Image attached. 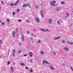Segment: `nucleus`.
Here are the masks:
<instances>
[{
	"mask_svg": "<svg viewBox=\"0 0 73 73\" xmlns=\"http://www.w3.org/2000/svg\"><path fill=\"white\" fill-rule=\"evenodd\" d=\"M29 4L28 3H25L23 4V7H27V6H29Z\"/></svg>",
	"mask_w": 73,
	"mask_h": 73,
	"instance_id": "obj_1",
	"label": "nucleus"
},
{
	"mask_svg": "<svg viewBox=\"0 0 73 73\" xmlns=\"http://www.w3.org/2000/svg\"><path fill=\"white\" fill-rule=\"evenodd\" d=\"M19 0H18L15 3L13 4L14 6H17V4H19Z\"/></svg>",
	"mask_w": 73,
	"mask_h": 73,
	"instance_id": "obj_2",
	"label": "nucleus"
},
{
	"mask_svg": "<svg viewBox=\"0 0 73 73\" xmlns=\"http://www.w3.org/2000/svg\"><path fill=\"white\" fill-rule=\"evenodd\" d=\"M45 63L46 64H49V63L46 61V60H44L43 61V62H42V64H43V65H44V63Z\"/></svg>",
	"mask_w": 73,
	"mask_h": 73,
	"instance_id": "obj_3",
	"label": "nucleus"
},
{
	"mask_svg": "<svg viewBox=\"0 0 73 73\" xmlns=\"http://www.w3.org/2000/svg\"><path fill=\"white\" fill-rule=\"evenodd\" d=\"M29 55L31 57H32V56H33V54H32V52H29Z\"/></svg>",
	"mask_w": 73,
	"mask_h": 73,
	"instance_id": "obj_4",
	"label": "nucleus"
},
{
	"mask_svg": "<svg viewBox=\"0 0 73 73\" xmlns=\"http://www.w3.org/2000/svg\"><path fill=\"white\" fill-rule=\"evenodd\" d=\"M35 20L37 22V23H39V21H40V19L38 18H36V19H35Z\"/></svg>",
	"mask_w": 73,
	"mask_h": 73,
	"instance_id": "obj_5",
	"label": "nucleus"
},
{
	"mask_svg": "<svg viewBox=\"0 0 73 73\" xmlns=\"http://www.w3.org/2000/svg\"><path fill=\"white\" fill-rule=\"evenodd\" d=\"M50 4L52 6H56V5H55V4H54L53 3V2L51 1L50 2Z\"/></svg>",
	"mask_w": 73,
	"mask_h": 73,
	"instance_id": "obj_6",
	"label": "nucleus"
},
{
	"mask_svg": "<svg viewBox=\"0 0 73 73\" xmlns=\"http://www.w3.org/2000/svg\"><path fill=\"white\" fill-rule=\"evenodd\" d=\"M52 19H48V23L49 24H52Z\"/></svg>",
	"mask_w": 73,
	"mask_h": 73,
	"instance_id": "obj_7",
	"label": "nucleus"
},
{
	"mask_svg": "<svg viewBox=\"0 0 73 73\" xmlns=\"http://www.w3.org/2000/svg\"><path fill=\"white\" fill-rule=\"evenodd\" d=\"M15 34H16L15 31H14L13 32V37H15Z\"/></svg>",
	"mask_w": 73,
	"mask_h": 73,
	"instance_id": "obj_8",
	"label": "nucleus"
},
{
	"mask_svg": "<svg viewBox=\"0 0 73 73\" xmlns=\"http://www.w3.org/2000/svg\"><path fill=\"white\" fill-rule=\"evenodd\" d=\"M64 49H65V50L66 51H69V49H68V48L67 47H64Z\"/></svg>",
	"mask_w": 73,
	"mask_h": 73,
	"instance_id": "obj_9",
	"label": "nucleus"
},
{
	"mask_svg": "<svg viewBox=\"0 0 73 73\" xmlns=\"http://www.w3.org/2000/svg\"><path fill=\"white\" fill-rule=\"evenodd\" d=\"M60 38V37H58L57 38H54V39L55 40H57V39H58L59 38Z\"/></svg>",
	"mask_w": 73,
	"mask_h": 73,
	"instance_id": "obj_10",
	"label": "nucleus"
},
{
	"mask_svg": "<svg viewBox=\"0 0 73 73\" xmlns=\"http://www.w3.org/2000/svg\"><path fill=\"white\" fill-rule=\"evenodd\" d=\"M22 40L23 41H24V36H22Z\"/></svg>",
	"mask_w": 73,
	"mask_h": 73,
	"instance_id": "obj_11",
	"label": "nucleus"
},
{
	"mask_svg": "<svg viewBox=\"0 0 73 73\" xmlns=\"http://www.w3.org/2000/svg\"><path fill=\"white\" fill-rule=\"evenodd\" d=\"M11 71L12 72V73H13V67H11Z\"/></svg>",
	"mask_w": 73,
	"mask_h": 73,
	"instance_id": "obj_12",
	"label": "nucleus"
},
{
	"mask_svg": "<svg viewBox=\"0 0 73 73\" xmlns=\"http://www.w3.org/2000/svg\"><path fill=\"white\" fill-rule=\"evenodd\" d=\"M33 72V69H32L31 68L30 69V72L31 73L32 72Z\"/></svg>",
	"mask_w": 73,
	"mask_h": 73,
	"instance_id": "obj_13",
	"label": "nucleus"
},
{
	"mask_svg": "<svg viewBox=\"0 0 73 73\" xmlns=\"http://www.w3.org/2000/svg\"><path fill=\"white\" fill-rule=\"evenodd\" d=\"M16 14V13L15 12H14L13 13V16H15V15Z\"/></svg>",
	"mask_w": 73,
	"mask_h": 73,
	"instance_id": "obj_14",
	"label": "nucleus"
},
{
	"mask_svg": "<svg viewBox=\"0 0 73 73\" xmlns=\"http://www.w3.org/2000/svg\"><path fill=\"white\" fill-rule=\"evenodd\" d=\"M41 42V40H39L38 41V44H40Z\"/></svg>",
	"mask_w": 73,
	"mask_h": 73,
	"instance_id": "obj_15",
	"label": "nucleus"
},
{
	"mask_svg": "<svg viewBox=\"0 0 73 73\" xmlns=\"http://www.w3.org/2000/svg\"><path fill=\"white\" fill-rule=\"evenodd\" d=\"M70 68L71 69V70H72V71H73V68H72V67L70 66Z\"/></svg>",
	"mask_w": 73,
	"mask_h": 73,
	"instance_id": "obj_16",
	"label": "nucleus"
},
{
	"mask_svg": "<svg viewBox=\"0 0 73 73\" xmlns=\"http://www.w3.org/2000/svg\"><path fill=\"white\" fill-rule=\"evenodd\" d=\"M40 53L42 54H44V52L42 51H40Z\"/></svg>",
	"mask_w": 73,
	"mask_h": 73,
	"instance_id": "obj_17",
	"label": "nucleus"
},
{
	"mask_svg": "<svg viewBox=\"0 0 73 73\" xmlns=\"http://www.w3.org/2000/svg\"><path fill=\"white\" fill-rule=\"evenodd\" d=\"M17 12H19L20 11V9H17Z\"/></svg>",
	"mask_w": 73,
	"mask_h": 73,
	"instance_id": "obj_18",
	"label": "nucleus"
},
{
	"mask_svg": "<svg viewBox=\"0 0 73 73\" xmlns=\"http://www.w3.org/2000/svg\"><path fill=\"white\" fill-rule=\"evenodd\" d=\"M9 64H10V61H9L7 63V65H8Z\"/></svg>",
	"mask_w": 73,
	"mask_h": 73,
	"instance_id": "obj_19",
	"label": "nucleus"
},
{
	"mask_svg": "<svg viewBox=\"0 0 73 73\" xmlns=\"http://www.w3.org/2000/svg\"><path fill=\"white\" fill-rule=\"evenodd\" d=\"M9 50V52H8V54H7V56H9V51L10 50L9 49L8 50Z\"/></svg>",
	"mask_w": 73,
	"mask_h": 73,
	"instance_id": "obj_20",
	"label": "nucleus"
},
{
	"mask_svg": "<svg viewBox=\"0 0 73 73\" xmlns=\"http://www.w3.org/2000/svg\"><path fill=\"white\" fill-rule=\"evenodd\" d=\"M21 65H23L24 66H25V64H24V63H21Z\"/></svg>",
	"mask_w": 73,
	"mask_h": 73,
	"instance_id": "obj_21",
	"label": "nucleus"
},
{
	"mask_svg": "<svg viewBox=\"0 0 73 73\" xmlns=\"http://www.w3.org/2000/svg\"><path fill=\"white\" fill-rule=\"evenodd\" d=\"M50 68H51V69H52L53 70V69H54V68H53V67H52L51 66H50Z\"/></svg>",
	"mask_w": 73,
	"mask_h": 73,
	"instance_id": "obj_22",
	"label": "nucleus"
},
{
	"mask_svg": "<svg viewBox=\"0 0 73 73\" xmlns=\"http://www.w3.org/2000/svg\"><path fill=\"white\" fill-rule=\"evenodd\" d=\"M25 68L26 69H27V70H28V69H29V68L27 67H26Z\"/></svg>",
	"mask_w": 73,
	"mask_h": 73,
	"instance_id": "obj_23",
	"label": "nucleus"
},
{
	"mask_svg": "<svg viewBox=\"0 0 73 73\" xmlns=\"http://www.w3.org/2000/svg\"><path fill=\"white\" fill-rule=\"evenodd\" d=\"M41 30H42V31H44V32H46V31L43 29H41Z\"/></svg>",
	"mask_w": 73,
	"mask_h": 73,
	"instance_id": "obj_24",
	"label": "nucleus"
},
{
	"mask_svg": "<svg viewBox=\"0 0 73 73\" xmlns=\"http://www.w3.org/2000/svg\"><path fill=\"white\" fill-rule=\"evenodd\" d=\"M18 30H19V29H18L17 28V29H16V32H17V31H18Z\"/></svg>",
	"mask_w": 73,
	"mask_h": 73,
	"instance_id": "obj_25",
	"label": "nucleus"
},
{
	"mask_svg": "<svg viewBox=\"0 0 73 73\" xmlns=\"http://www.w3.org/2000/svg\"><path fill=\"white\" fill-rule=\"evenodd\" d=\"M35 7H36V8H37V9H38V6H37V5H35Z\"/></svg>",
	"mask_w": 73,
	"mask_h": 73,
	"instance_id": "obj_26",
	"label": "nucleus"
},
{
	"mask_svg": "<svg viewBox=\"0 0 73 73\" xmlns=\"http://www.w3.org/2000/svg\"><path fill=\"white\" fill-rule=\"evenodd\" d=\"M2 25H4V22H2L1 23Z\"/></svg>",
	"mask_w": 73,
	"mask_h": 73,
	"instance_id": "obj_27",
	"label": "nucleus"
},
{
	"mask_svg": "<svg viewBox=\"0 0 73 73\" xmlns=\"http://www.w3.org/2000/svg\"><path fill=\"white\" fill-rule=\"evenodd\" d=\"M40 13L41 14H42V10H40Z\"/></svg>",
	"mask_w": 73,
	"mask_h": 73,
	"instance_id": "obj_28",
	"label": "nucleus"
},
{
	"mask_svg": "<svg viewBox=\"0 0 73 73\" xmlns=\"http://www.w3.org/2000/svg\"><path fill=\"white\" fill-rule=\"evenodd\" d=\"M23 56H27V54H26L24 55Z\"/></svg>",
	"mask_w": 73,
	"mask_h": 73,
	"instance_id": "obj_29",
	"label": "nucleus"
},
{
	"mask_svg": "<svg viewBox=\"0 0 73 73\" xmlns=\"http://www.w3.org/2000/svg\"><path fill=\"white\" fill-rule=\"evenodd\" d=\"M61 4H65V2H61Z\"/></svg>",
	"mask_w": 73,
	"mask_h": 73,
	"instance_id": "obj_30",
	"label": "nucleus"
},
{
	"mask_svg": "<svg viewBox=\"0 0 73 73\" xmlns=\"http://www.w3.org/2000/svg\"><path fill=\"white\" fill-rule=\"evenodd\" d=\"M32 61H33V59H31V63H32Z\"/></svg>",
	"mask_w": 73,
	"mask_h": 73,
	"instance_id": "obj_31",
	"label": "nucleus"
},
{
	"mask_svg": "<svg viewBox=\"0 0 73 73\" xmlns=\"http://www.w3.org/2000/svg\"><path fill=\"white\" fill-rule=\"evenodd\" d=\"M2 42V41L1 40H0V44H1Z\"/></svg>",
	"mask_w": 73,
	"mask_h": 73,
	"instance_id": "obj_32",
	"label": "nucleus"
},
{
	"mask_svg": "<svg viewBox=\"0 0 73 73\" xmlns=\"http://www.w3.org/2000/svg\"><path fill=\"white\" fill-rule=\"evenodd\" d=\"M18 21H19V22H21V20L20 19H18Z\"/></svg>",
	"mask_w": 73,
	"mask_h": 73,
	"instance_id": "obj_33",
	"label": "nucleus"
},
{
	"mask_svg": "<svg viewBox=\"0 0 73 73\" xmlns=\"http://www.w3.org/2000/svg\"><path fill=\"white\" fill-rule=\"evenodd\" d=\"M70 44H71V45H73V42H72L71 43H70Z\"/></svg>",
	"mask_w": 73,
	"mask_h": 73,
	"instance_id": "obj_34",
	"label": "nucleus"
},
{
	"mask_svg": "<svg viewBox=\"0 0 73 73\" xmlns=\"http://www.w3.org/2000/svg\"><path fill=\"white\" fill-rule=\"evenodd\" d=\"M46 30L47 32H49V30H48V29H46Z\"/></svg>",
	"mask_w": 73,
	"mask_h": 73,
	"instance_id": "obj_35",
	"label": "nucleus"
},
{
	"mask_svg": "<svg viewBox=\"0 0 73 73\" xmlns=\"http://www.w3.org/2000/svg\"><path fill=\"white\" fill-rule=\"evenodd\" d=\"M60 22V21H57V24H59Z\"/></svg>",
	"mask_w": 73,
	"mask_h": 73,
	"instance_id": "obj_36",
	"label": "nucleus"
},
{
	"mask_svg": "<svg viewBox=\"0 0 73 73\" xmlns=\"http://www.w3.org/2000/svg\"><path fill=\"white\" fill-rule=\"evenodd\" d=\"M59 11V9H57L56 10V11H58V12Z\"/></svg>",
	"mask_w": 73,
	"mask_h": 73,
	"instance_id": "obj_37",
	"label": "nucleus"
},
{
	"mask_svg": "<svg viewBox=\"0 0 73 73\" xmlns=\"http://www.w3.org/2000/svg\"><path fill=\"white\" fill-rule=\"evenodd\" d=\"M20 52H21V50H19V51L18 52V53H20Z\"/></svg>",
	"mask_w": 73,
	"mask_h": 73,
	"instance_id": "obj_38",
	"label": "nucleus"
},
{
	"mask_svg": "<svg viewBox=\"0 0 73 73\" xmlns=\"http://www.w3.org/2000/svg\"><path fill=\"white\" fill-rule=\"evenodd\" d=\"M13 3H11V6H13Z\"/></svg>",
	"mask_w": 73,
	"mask_h": 73,
	"instance_id": "obj_39",
	"label": "nucleus"
},
{
	"mask_svg": "<svg viewBox=\"0 0 73 73\" xmlns=\"http://www.w3.org/2000/svg\"><path fill=\"white\" fill-rule=\"evenodd\" d=\"M7 22H9V19H7Z\"/></svg>",
	"mask_w": 73,
	"mask_h": 73,
	"instance_id": "obj_40",
	"label": "nucleus"
},
{
	"mask_svg": "<svg viewBox=\"0 0 73 73\" xmlns=\"http://www.w3.org/2000/svg\"><path fill=\"white\" fill-rule=\"evenodd\" d=\"M54 55L56 56V53H55V52L54 51Z\"/></svg>",
	"mask_w": 73,
	"mask_h": 73,
	"instance_id": "obj_41",
	"label": "nucleus"
},
{
	"mask_svg": "<svg viewBox=\"0 0 73 73\" xmlns=\"http://www.w3.org/2000/svg\"><path fill=\"white\" fill-rule=\"evenodd\" d=\"M13 57H14V56H15V53H13Z\"/></svg>",
	"mask_w": 73,
	"mask_h": 73,
	"instance_id": "obj_42",
	"label": "nucleus"
},
{
	"mask_svg": "<svg viewBox=\"0 0 73 73\" xmlns=\"http://www.w3.org/2000/svg\"><path fill=\"white\" fill-rule=\"evenodd\" d=\"M67 16H69V14L68 13H67Z\"/></svg>",
	"mask_w": 73,
	"mask_h": 73,
	"instance_id": "obj_43",
	"label": "nucleus"
},
{
	"mask_svg": "<svg viewBox=\"0 0 73 73\" xmlns=\"http://www.w3.org/2000/svg\"><path fill=\"white\" fill-rule=\"evenodd\" d=\"M27 33L28 34H29V31H27Z\"/></svg>",
	"mask_w": 73,
	"mask_h": 73,
	"instance_id": "obj_44",
	"label": "nucleus"
},
{
	"mask_svg": "<svg viewBox=\"0 0 73 73\" xmlns=\"http://www.w3.org/2000/svg\"><path fill=\"white\" fill-rule=\"evenodd\" d=\"M42 17H44V15H43V14H42Z\"/></svg>",
	"mask_w": 73,
	"mask_h": 73,
	"instance_id": "obj_45",
	"label": "nucleus"
},
{
	"mask_svg": "<svg viewBox=\"0 0 73 73\" xmlns=\"http://www.w3.org/2000/svg\"><path fill=\"white\" fill-rule=\"evenodd\" d=\"M13 52V53H14L15 52V49L14 50Z\"/></svg>",
	"mask_w": 73,
	"mask_h": 73,
	"instance_id": "obj_46",
	"label": "nucleus"
},
{
	"mask_svg": "<svg viewBox=\"0 0 73 73\" xmlns=\"http://www.w3.org/2000/svg\"><path fill=\"white\" fill-rule=\"evenodd\" d=\"M65 18L66 19H67V18H68V17H67V16H66V17H65Z\"/></svg>",
	"mask_w": 73,
	"mask_h": 73,
	"instance_id": "obj_47",
	"label": "nucleus"
},
{
	"mask_svg": "<svg viewBox=\"0 0 73 73\" xmlns=\"http://www.w3.org/2000/svg\"><path fill=\"white\" fill-rule=\"evenodd\" d=\"M1 9V7H0V12H1V10H0Z\"/></svg>",
	"mask_w": 73,
	"mask_h": 73,
	"instance_id": "obj_48",
	"label": "nucleus"
},
{
	"mask_svg": "<svg viewBox=\"0 0 73 73\" xmlns=\"http://www.w3.org/2000/svg\"><path fill=\"white\" fill-rule=\"evenodd\" d=\"M56 2V1H53V3H55Z\"/></svg>",
	"mask_w": 73,
	"mask_h": 73,
	"instance_id": "obj_49",
	"label": "nucleus"
},
{
	"mask_svg": "<svg viewBox=\"0 0 73 73\" xmlns=\"http://www.w3.org/2000/svg\"><path fill=\"white\" fill-rule=\"evenodd\" d=\"M1 2L2 4H4V2H3V1H1Z\"/></svg>",
	"mask_w": 73,
	"mask_h": 73,
	"instance_id": "obj_50",
	"label": "nucleus"
},
{
	"mask_svg": "<svg viewBox=\"0 0 73 73\" xmlns=\"http://www.w3.org/2000/svg\"><path fill=\"white\" fill-rule=\"evenodd\" d=\"M26 21H27V23H28V20H27Z\"/></svg>",
	"mask_w": 73,
	"mask_h": 73,
	"instance_id": "obj_51",
	"label": "nucleus"
},
{
	"mask_svg": "<svg viewBox=\"0 0 73 73\" xmlns=\"http://www.w3.org/2000/svg\"><path fill=\"white\" fill-rule=\"evenodd\" d=\"M64 42V43H65V41H64V40H63V42Z\"/></svg>",
	"mask_w": 73,
	"mask_h": 73,
	"instance_id": "obj_52",
	"label": "nucleus"
},
{
	"mask_svg": "<svg viewBox=\"0 0 73 73\" xmlns=\"http://www.w3.org/2000/svg\"><path fill=\"white\" fill-rule=\"evenodd\" d=\"M19 45H21V42H20V43H19Z\"/></svg>",
	"mask_w": 73,
	"mask_h": 73,
	"instance_id": "obj_53",
	"label": "nucleus"
},
{
	"mask_svg": "<svg viewBox=\"0 0 73 73\" xmlns=\"http://www.w3.org/2000/svg\"><path fill=\"white\" fill-rule=\"evenodd\" d=\"M67 42H68L69 44H70V42H69V41H67Z\"/></svg>",
	"mask_w": 73,
	"mask_h": 73,
	"instance_id": "obj_54",
	"label": "nucleus"
},
{
	"mask_svg": "<svg viewBox=\"0 0 73 73\" xmlns=\"http://www.w3.org/2000/svg\"><path fill=\"white\" fill-rule=\"evenodd\" d=\"M31 40L32 41V38H31Z\"/></svg>",
	"mask_w": 73,
	"mask_h": 73,
	"instance_id": "obj_55",
	"label": "nucleus"
},
{
	"mask_svg": "<svg viewBox=\"0 0 73 73\" xmlns=\"http://www.w3.org/2000/svg\"><path fill=\"white\" fill-rule=\"evenodd\" d=\"M31 35H32V36H33V34H31Z\"/></svg>",
	"mask_w": 73,
	"mask_h": 73,
	"instance_id": "obj_56",
	"label": "nucleus"
},
{
	"mask_svg": "<svg viewBox=\"0 0 73 73\" xmlns=\"http://www.w3.org/2000/svg\"><path fill=\"white\" fill-rule=\"evenodd\" d=\"M2 21H1V20H0V23H1Z\"/></svg>",
	"mask_w": 73,
	"mask_h": 73,
	"instance_id": "obj_57",
	"label": "nucleus"
},
{
	"mask_svg": "<svg viewBox=\"0 0 73 73\" xmlns=\"http://www.w3.org/2000/svg\"><path fill=\"white\" fill-rule=\"evenodd\" d=\"M29 8H31V6H29Z\"/></svg>",
	"mask_w": 73,
	"mask_h": 73,
	"instance_id": "obj_58",
	"label": "nucleus"
},
{
	"mask_svg": "<svg viewBox=\"0 0 73 73\" xmlns=\"http://www.w3.org/2000/svg\"><path fill=\"white\" fill-rule=\"evenodd\" d=\"M34 37H36V36H35V35H34Z\"/></svg>",
	"mask_w": 73,
	"mask_h": 73,
	"instance_id": "obj_59",
	"label": "nucleus"
},
{
	"mask_svg": "<svg viewBox=\"0 0 73 73\" xmlns=\"http://www.w3.org/2000/svg\"><path fill=\"white\" fill-rule=\"evenodd\" d=\"M33 30V31H35V29H34Z\"/></svg>",
	"mask_w": 73,
	"mask_h": 73,
	"instance_id": "obj_60",
	"label": "nucleus"
},
{
	"mask_svg": "<svg viewBox=\"0 0 73 73\" xmlns=\"http://www.w3.org/2000/svg\"><path fill=\"white\" fill-rule=\"evenodd\" d=\"M72 24H71V26H72Z\"/></svg>",
	"mask_w": 73,
	"mask_h": 73,
	"instance_id": "obj_61",
	"label": "nucleus"
},
{
	"mask_svg": "<svg viewBox=\"0 0 73 73\" xmlns=\"http://www.w3.org/2000/svg\"><path fill=\"white\" fill-rule=\"evenodd\" d=\"M7 5H9V4H7Z\"/></svg>",
	"mask_w": 73,
	"mask_h": 73,
	"instance_id": "obj_62",
	"label": "nucleus"
},
{
	"mask_svg": "<svg viewBox=\"0 0 73 73\" xmlns=\"http://www.w3.org/2000/svg\"><path fill=\"white\" fill-rule=\"evenodd\" d=\"M63 65H64L65 66V64H64Z\"/></svg>",
	"mask_w": 73,
	"mask_h": 73,
	"instance_id": "obj_63",
	"label": "nucleus"
},
{
	"mask_svg": "<svg viewBox=\"0 0 73 73\" xmlns=\"http://www.w3.org/2000/svg\"><path fill=\"white\" fill-rule=\"evenodd\" d=\"M56 5H57V4H56Z\"/></svg>",
	"mask_w": 73,
	"mask_h": 73,
	"instance_id": "obj_64",
	"label": "nucleus"
}]
</instances>
